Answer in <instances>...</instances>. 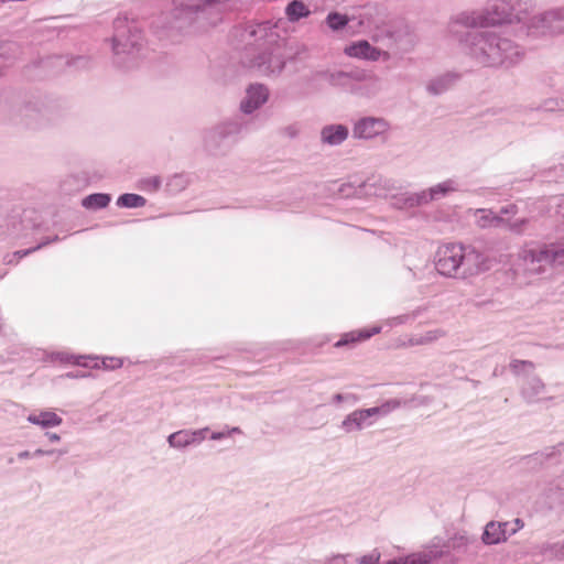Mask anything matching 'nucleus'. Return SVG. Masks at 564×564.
I'll list each match as a JSON object with an SVG mask.
<instances>
[{"label":"nucleus","instance_id":"14","mask_svg":"<svg viewBox=\"0 0 564 564\" xmlns=\"http://www.w3.org/2000/svg\"><path fill=\"white\" fill-rule=\"evenodd\" d=\"M310 13L311 11L307 8V6L300 0H293L285 8V14L288 19L292 22L297 21L302 18H306L310 15Z\"/></svg>","mask_w":564,"mask_h":564},{"label":"nucleus","instance_id":"3","mask_svg":"<svg viewBox=\"0 0 564 564\" xmlns=\"http://www.w3.org/2000/svg\"><path fill=\"white\" fill-rule=\"evenodd\" d=\"M524 259L546 264H564V247L549 245L527 250L524 251Z\"/></svg>","mask_w":564,"mask_h":564},{"label":"nucleus","instance_id":"12","mask_svg":"<svg viewBox=\"0 0 564 564\" xmlns=\"http://www.w3.org/2000/svg\"><path fill=\"white\" fill-rule=\"evenodd\" d=\"M87 359H89L90 361H94V365H91L93 368H104V369L115 370V369L122 367V365H123L122 359L117 358V357H106V358L101 359L100 364L98 362L97 358L79 357L76 359L75 364L85 366V367H89L90 365L86 361Z\"/></svg>","mask_w":564,"mask_h":564},{"label":"nucleus","instance_id":"15","mask_svg":"<svg viewBox=\"0 0 564 564\" xmlns=\"http://www.w3.org/2000/svg\"><path fill=\"white\" fill-rule=\"evenodd\" d=\"M445 336V332L442 329H432L427 330L423 334L415 335L409 339L410 346H416V345H427L431 344L441 337Z\"/></svg>","mask_w":564,"mask_h":564},{"label":"nucleus","instance_id":"1","mask_svg":"<svg viewBox=\"0 0 564 564\" xmlns=\"http://www.w3.org/2000/svg\"><path fill=\"white\" fill-rule=\"evenodd\" d=\"M464 259V246L459 243H446L438 248L436 253V270L446 276H459L462 261Z\"/></svg>","mask_w":564,"mask_h":564},{"label":"nucleus","instance_id":"28","mask_svg":"<svg viewBox=\"0 0 564 564\" xmlns=\"http://www.w3.org/2000/svg\"><path fill=\"white\" fill-rule=\"evenodd\" d=\"M35 454H36V455H43V454H45V452H44V451H42V449H37V451L35 452Z\"/></svg>","mask_w":564,"mask_h":564},{"label":"nucleus","instance_id":"21","mask_svg":"<svg viewBox=\"0 0 564 564\" xmlns=\"http://www.w3.org/2000/svg\"><path fill=\"white\" fill-rule=\"evenodd\" d=\"M380 552L377 550H373L371 553L364 555L360 557L359 563L360 564H378L380 561Z\"/></svg>","mask_w":564,"mask_h":564},{"label":"nucleus","instance_id":"13","mask_svg":"<svg viewBox=\"0 0 564 564\" xmlns=\"http://www.w3.org/2000/svg\"><path fill=\"white\" fill-rule=\"evenodd\" d=\"M348 135V130L346 127L338 126H328L325 127L322 131L323 141L329 144H338L346 140Z\"/></svg>","mask_w":564,"mask_h":564},{"label":"nucleus","instance_id":"7","mask_svg":"<svg viewBox=\"0 0 564 564\" xmlns=\"http://www.w3.org/2000/svg\"><path fill=\"white\" fill-rule=\"evenodd\" d=\"M381 328L379 326L366 327L362 329L351 330L341 336V338L335 344V347H343L346 345H354L360 341H365L379 334Z\"/></svg>","mask_w":564,"mask_h":564},{"label":"nucleus","instance_id":"30","mask_svg":"<svg viewBox=\"0 0 564 564\" xmlns=\"http://www.w3.org/2000/svg\"><path fill=\"white\" fill-rule=\"evenodd\" d=\"M516 523H517V525H518L519 528H521V527H522V523H521V521H520L519 519H517V520H516Z\"/></svg>","mask_w":564,"mask_h":564},{"label":"nucleus","instance_id":"5","mask_svg":"<svg viewBox=\"0 0 564 564\" xmlns=\"http://www.w3.org/2000/svg\"><path fill=\"white\" fill-rule=\"evenodd\" d=\"M443 555V550H441L437 545H432L423 551L389 561L386 564H430L431 562L441 558Z\"/></svg>","mask_w":564,"mask_h":564},{"label":"nucleus","instance_id":"8","mask_svg":"<svg viewBox=\"0 0 564 564\" xmlns=\"http://www.w3.org/2000/svg\"><path fill=\"white\" fill-rule=\"evenodd\" d=\"M345 53L351 57L366 58L377 61L381 56V52L372 47L367 41L356 42L345 48Z\"/></svg>","mask_w":564,"mask_h":564},{"label":"nucleus","instance_id":"24","mask_svg":"<svg viewBox=\"0 0 564 564\" xmlns=\"http://www.w3.org/2000/svg\"><path fill=\"white\" fill-rule=\"evenodd\" d=\"M282 66H283V65H282V62H281V61H276L273 65H272V64H270V65L267 67V69H269V70H272V72H273L274 69H280V68H282Z\"/></svg>","mask_w":564,"mask_h":564},{"label":"nucleus","instance_id":"17","mask_svg":"<svg viewBox=\"0 0 564 564\" xmlns=\"http://www.w3.org/2000/svg\"><path fill=\"white\" fill-rule=\"evenodd\" d=\"M110 202V196L107 194H91L83 200V205L86 208H104Z\"/></svg>","mask_w":564,"mask_h":564},{"label":"nucleus","instance_id":"27","mask_svg":"<svg viewBox=\"0 0 564 564\" xmlns=\"http://www.w3.org/2000/svg\"><path fill=\"white\" fill-rule=\"evenodd\" d=\"M149 183H151L153 189H158L160 186V181L156 177L150 180Z\"/></svg>","mask_w":564,"mask_h":564},{"label":"nucleus","instance_id":"2","mask_svg":"<svg viewBox=\"0 0 564 564\" xmlns=\"http://www.w3.org/2000/svg\"><path fill=\"white\" fill-rule=\"evenodd\" d=\"M491 268L489 257L471 246H464V259L460 267V278L478 275Z\"/></svg>","mask_w":564,"mask_h":564},{"label":"nucleus","instance_id":"19","mask_svg":"<svg viewBox=\"0 0 564 564\" xmlns=\"http://www.w3.org/2000/svg\"><path fill=\"white\" fill-rule=\"evenodd\" d=\"M454 186H453V183L451 181L448 182H445V183H442V184H438L434 187L431 188V198H434V196L436 194H446L451 191H454Z\"/></svg>","mask_w":564,"mask_h":564},{"label":"nucleus","instance_id":"16","mask_svg":"<svg viewBox=\"0 0 564 564\" xmlns=\"http://www.w3.org/2000/svg\"><path fill=\"white\" fill-rule=\"evenodd\" d=\"M145 203V198L138 194H123L117 200L119 206L128 208L143 207Z\"/></svg>","mask_w":564,"mask_h":564},{"label":"nucleus","instance_id":"25","mask_svg":"<svg viewBox=\"0 0 564 564\" xmlns=\"http://www.w3.org/2000/svg\"><path fill=\"white\" fill-rule=\"evenodd\" d=\"M346 561H345V557L344 556H335L332 561H330V564H345Z\"/></svg>","mask_w":564,"mask_h":564},{"label":"nucleus","instance_id":"20","mask_svg":"<svg viewBox=\"0 0 564 564\" xmlns=\"http://www.w3.org/2000/svg\"><path fill=\"white\" fill-rule=\"evenodd\" d=\"M378 412H379L378 408H371V409H367V410L356 411L352 413L351 416H352L354 421L359 422V421L366 420L367 417H370L371 415H373Z\"/></svg>","mask_w":564,"mask_h":564},{"label":"nucleus","instance_id":"4","mask_svg":"<svg viewBox=\"0 0 564 564\" xmlns=\"http://www.w3.org/2000/svg\"><path fill=\"white\" fill-rule=\"evenodd\" d=\"M388 130V123L383 119L364 118L354 127V135L356 138L370 139L375 138Z\"/></svg>","mask_w":564,"mask_h":564},{"label":"nucleus","instance_id":"11","mask_svg":"<svg viewBox=\"0 0 564 564\" xmlns=\"http://www.w3.org/2000/svg\"><path fill=\"white\" fill-rule=\"evenodd\" d=\"M28 421L40 425L42 427L58 426L62 423V417L52 411H41L39 413H31Z\"/></svg>","mask_w":564,"mask_h":564},{"label":"nucleus","instance_id":"9","mask_svg":"<svg viewBox=\"0 0 564 564\" xmlns=\"http://www.w3.org/2000/svg\"><path fill=\"white\" fill-rule=\"evenodd\" d=\"M268 98L267 89L261 86H251L247 91V98L241 105L243 112H252L260 105H262Z\"/></svg>","mask_w":564,"mask_h":564},{"label":"nucleus","instance_id":"10","mask_svg":"<svg viewBox=\"0 0 564 564\" xmlns=\"http://www.w3.org/2000/svg\"><path fill=\"white\" fill-rule=\"evenodd\" d=\"M507 527L508 523L500 522H489L486 525L485 532L482 534V541L486 544H497L507 539Z\"/></svg>","mask_w":564,"mask_h":564},{"label":"nucleus","instance_id":"6","mask_svg":"<svg viewBox=\"0 0 564 564\" xmlns=\"http://www.w3.org/2000/svg\"><path fill=\"white\" fill-rule=\"evenodd\" d=\"M207 429L198 431H180L169 437V443L173 447H185L187 445L200 442L206 437Z\"/></svg>","mask_w":564,"mask_h":564},{"label":"nucleus","instance_id":"22","mask_svg":"<svg viewBox=\"0 0 564 564\" xmlns=\"http://www.w3.org/2000/svg\"><path fill=\"white\" fill-rule=\"evenodd\" d=\"M232 433H241L239 427L228 429L224 432H214L210 436L212 440H221L224 437L230 436Z\"/></svg>","mask_w":564,"mask_h":564},{"label":"nucleus","instance_id":"29","mask_svg":"<svg viewBox=\"0 0 564 564\" xmlns=\"http://www.w3.org/2000/svg\"><path fill=\"white\" fill-rule=\"evenodd\" d=\"M29 455H30L29 452H24V453L20 454L21 457H29Z\"/></svg>","mask_w":564,"mask_h":564},{"label":"nucleus","instance_id":"23","mask_svg":"<svg viewBox=\"0 0 564 564\" xmlns=\"http://www.w3.org/2000/svg\"><path fill=\"white\" fill-rule=\"evenodd\" d=\"M499 20L495 19V18H491V19H481L480 21H473L470 23V25H479V26H485V25H488V24H495L496 22H498Z\"/></svg>","mask_w":564,"mask_h":564},{"label":"nucleus","instance_id":"26","mask_svg":"<svg viewBox=\"0 0 564 564\" xmlns=\"http://www.w3.org/2000/svg\"><path fill=\"white\" fill-rule=\"evenodd\" d=\"M48 440L51 442H58L59 441V435H57L56 433H47L46 434Z\"/></svg>","mask_w":564,"mask_h":564},{"label":"nucleus","instance_id":"18","mask_svg":"<svg viewBox=\"0 0 564 564\" xmlns=\"http://www.w3.org/2000/svg\"><path fill=\"white\" fill-rule=\"evenodd\" d=\"M327 23L330 29L338 30L348 23V19L339 13H330L327 17Z\"/></svg>","mask_w":564,"mask_h":564}]
</instances>
